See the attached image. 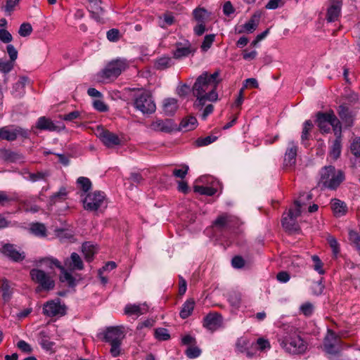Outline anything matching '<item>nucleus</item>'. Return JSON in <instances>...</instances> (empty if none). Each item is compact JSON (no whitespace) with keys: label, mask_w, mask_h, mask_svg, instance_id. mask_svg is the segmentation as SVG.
<instances>
[{"label":"nucleus","mask_w":360,"mask_h":360,"mask_svg":"<svg viewBox=\"0 0 360 360\" xmlns=\"http://www.w3.org/2000/svg\"><path fill=\"white\" fill-rule=\"evenodd\" d=\"M219 71L212 74L204 72L196 79L193 88V94L196 98L194 106L202 110L207 102H215L218 100L217 86L221 82Z\"/></svg>","instance_id":"obj_1"},{"label":"nucleus","mask_w":360,"mask_h":360,"mask_svg":"<svg viewBox=\"0 0 360 360\" xmlns=\"http://www.w3.org/2000/svg\"><path fill=\"white\" fill-rule=\"evenodd\" d=\"M40 263L52 269L54 266L60 270V280L63 283H67L70 286H74L77 280L76 274L72 273L75 270H82L84 268L83 262L79 255L75 252H72L69 258L64 261V265L62 266L60 262L53 257H46L40 260Z\"/></svg>","instance_id":"obj_2"},{"label":"nucleus","mask_w":360,"mask_h":360,"mask_svg":"<svg viewBox=\"0 0 360 360\" xmlns=\"http://www.w3.org/2000/svg\"><path fill=\"white\" fill-rule=\"evenodd\" d=\"M311 200V195L307 193H302L294 202V207L290 208L282 219L283 227L288 231H297L299 226L297 218L306 208L307 202Z\"/></svg>","instance_id":"obj_3"},{"label":"nucleus","mask_w":360,"mask_h":360,"mask_svg":"<svg viewBox=\"0 0 360 360\" xmlns=\"http://www.w3.org/2000/svg\"><path fill=\"white\" fill-rule=\"evenodd\" d=\"M30 275L33 282L38 284L37 292L41 290L49 291L55 287V273L53 271H45L43 269L34 268L30 270Z\"/></svg>","instance_id":"obj_4"},{"label":"nucleus","mask_w":360,"mask_h":360,"mask_svg":"<svg viewBox=\"0 0 360 360\" xmlns=\"http://www.w3.org/2000/svg\"><path fill=\"white\" fill-rule=\"evenodd\" d=\"M343 179L342 172L333 166L325 167L321 172L320 183L326 188L335 189Z\"/></svg>","instance_id":"obj_5"},{"label":"nucleus","mask_w":360,"mask_h":360,"mask_svg":"<svg viewBox=\"0 0 360 360\" xmlns=\"http://www.w3.org/2000/svg\"><path fill=\"white\" fill-rule=\"evenodd\" d=\"M316 122L320 130L323 133L330 131L332 127L335 135L341 134V124L333 112L318 113Z\"/></svg>","instance_id":"obj_6"},{"label":"nucleus","mask_w":360,"mask_h":360,"mask_svg":"<svg viewBox=\"0 0 360 360\" xmlns=\"http://www.w3.org/2000/svg\"><path fill=\"white\" fill-rule=\"evenodd\" d=\"M281 344L287 352L292 354L303 353L307 348L306 342L296 332L285 336Z\"/></svg>","instance_id":"obj_7"},{"label":"nucleus","mask_w":360,"mask_h":360,"mask_svg":"<svg viewBox=\"0 0 360 360\" xmlns=\"http://www.w3.org/2000/svg\"><path fill=\"white\" fill-rule=\"evenodd\" d=\"M134 107L143 114H151L156 110V105L150 94L146 91H139L134 98Z\"/></svg>","instance_id":"obj_8"},{"label":"nucleus","mask_w":360,"mask_h":360,"mask_svg":"<svg viewBox=\"0 0 360 360\" xmlns=\"http://www.w3.org/2000/svg\"><path fill=\"white\" fill-rule=\"evenodd\" d=\"M84 208L89 211H97L107 207V201L103 192L94 191L86 195L83 200Z\"/></svg>","instance_id":"obj_9"},{"label":"nucleus","mask_w":360,"mask_h":360,"mask_svg":"<svg viewBox=\"0 0 360 360\" xmlns=\"http://www.w3.org/2000/svg\"><path fill=\"white\" fill-rule=\"evenodd\" d=\"M128 67L125 59H117L110 62L102 72V77L105 79L117 77L121 72Z\"/></svg>","instance_id":"obj_10"},{"label":"nucleus","mask_w":360,"mask_h":360,"mask_svg":"<svg viewBox=\"0 0 360 360\" xmlns=\"http://www.w3.org/2000/svg\"><path fill=\"white\" fill-rule=\"evenodd\" d=\"M44 314L49 317L62 316L66 313V307L59 299L46 302L43 307Z\"/></svg>","instance_id":"obj_11"},{"label":"nucleus","mask_w":360,"mask_h":360,"mask_svg":"<svg viewBox=\"0 0 360 360\" xmlns=\"http://www.w3.org/2000/svg\"><path fill=\"white\" fill-rule=\"evenodd\" d=\"M27 136V131L20 127L10 125L0 128L1 139L12 141L19 136L26 138Z\"/></svg>","instance_id":"obj_12"},{"label":"nucleus","mask_w":360,"mask_h":360,"mask_svg":"<svg viewBox=\"0 0 360 360\" xmlns=\"http://www.w3.org/2000/svg\"><path fill=\"white\" fill-rule=\"evenodd\" d=\"M236 352L251 358L256 355L254 342L247 337L239 338L236 342Z\"/></svg>","instance_id":"obj_13"},{"label":"nucleus","mask_w":360,"mask_h":360,"mask_svg":"<svg viewBox=\"0 0 360 360\" xmlns=\"http://www.w3.org/2000/svg\"><path fill=\"white\" fill-rule=\"evenodd\" d=\"M340 345V336L328 329L323 341L324 350L329 354H335L339 352Z\"/></svg>","instance_id":"obj_14"},{"label":"nucleus","mask_w":360,"mask_h":360,"mask_svg":"<svg viewBox=\"0 0 360 360\" xmlns=\"http://www.w3.org/2000/svg\"><path fill=\"white\" fill-rule=\"evenodd\" d=\"M104 340L108 343L122 342L124 338L122 326H112L107 328L103 333Z\"/></svg>","instance_id":"obj_15"},{"label":"nucleus","mask_w":360,"mask_h":360,"mask_svg":"<svg viewBox=\"0 0 360 360\" xmlns=\"http://www.w3.org/2000/svg\"><path fill=\"white\" fill-rule=\"evenodd\" d=\"M97 136L103 143L108 148H112L121 143V140L117 135L103 128L98 129Z\"/></svg>","instance_id":"obj_16"},{"label":"nucleus","mask_w":360,"mask_h":360,"mask_svg":"<svg viewBox=\"0 0 360 360\" xmlns=\"http://www.w3.org/2000/svg\"><path fill=\"white\" fill-rule=\"evenodd\" d=\"M195 50L192 48L191 43L188 40L184 39L182 41L176 44V49L173 51L175 58H181L188 56L193 53Z\"/></svg>","instance_id":"obj_17"},{"label":"nucleus","mask_w":360,"mask_h":360,"mask_svg":"<svg viewBox=\"0 0 360 360\" xmlns=\"http://www.w3.org/2000/svg\"><path fill=\"white\" fill-rule=\"evenodd\" d=\"M148 310V306L146 303L127 304L124 307V314L129 316L138 318L146 314Z\"/></svg>","instance_id":"obj_18"},{"label":"nucleus","mask_w":360,"mask_h":360,"mask_svg":"<svg viewBox=\"0 0 360 360\" xmlns=\"http://www.w3.org/2000/svg\"><path fill=\"white\" fill-rule=\"evenodd\" d=\"M148 129L154 131L167 133L172 131L173 126L168 120L155 119L150 124Z\"/></svg>","instance_id":"obj_19"},{"label":"nucleus","mask_w":360,"mask_h":360,"mask_svg":"<svg viewBox=\"0 0 360 360\" xmlns=\"http://www.w3.org/2000/svg\"><path fill=\"white\" fill-rule=\"evenodd\" d=\"M297 146L294 142H290L286 150L284 158V165L286 167H291L296 162Z\"/></svg>","instance_id":"obj_20"},{"label":"nucleus","mask_w":360,"mask_h":360,"mask_svg":"<svg viewBox=\"0 0 360 360\" xmlns=\"http://www.w3.org/2000/svg\"><path fill=\"white\" fill-rule=\"evenodd\" d=\"M342 2L340 0H330L327 12V20L334 22L338 20L341 12Z\"/></svg>","instance_id":"obj_21"},{"label":"nucleus","mask_w":360,"mask_h":360,"mask_svg":"<svg viewBox=\"0 0 360 360\" xmlns=\"http://www.w3.org/2000/svg\"><path fill=\"white\" fill-rule=\"evenodd\" d=\"M260 15L259 14H254L251 18L246 22L244 25H241L238 30V33H252L253 32L257 27L259 22Z\"/></svg>","instance_id":"obj_22"},{"label":"nucleus","mask_w":360,"mask_h":360,"mask_svg":"<svg viewBox=\"0 0 360 360\" xmlns=\"http://www.w3.org/2000/svg\"><path fill=\"white\" fill-rule=\"evenodd\" d=\"M221 323V316L217 314H210L204 319V326L210 330L214 331L219 328Z\"/></svg>","instance_id":"obj_23"},{"label":"nucleus","mask_w":360,"mask_h":360,"mask_svg":"<svg viewBox=\"0 0 360 360\" xmlns=\"http://www.w3.org/2000/svg\"><path fill=\"white\" fill-rule=\"evenodd\" d=\"M37 128L41 130L54 131L64 129L65 127L57 126L51 120L46 118V117H41L38 119L37 122Z\"/></svg>","instance_id":"obj_24"},{"label":"nucleus","mask_w":360,"mask_h":360,"mask_svg":"<svg viewBox=\"0 0 360 360\" xmlns=\"http://www.w3.org/2000/svg\"><path fill=\"white\" fill-rule=\"evenodd\" d=\"M235 224H239V220L235 217L221 215L219 217L214 221V226L222 229L224 227L232 228L235 226Z\"/></svg>","instance_id":"obj_25"},{"label":"nucleus","mask_w":360,"mask_h":360,"mask_svg":"<svg viewBox=\"0 0 360 360\" xmlns=\"http://www.w3.org/2000/svg\"><path fill=\"white\" fill-rule=\"evenodd\" d=\"M178 101L174 98H165L162 102L163 113L167 116L173 115L178 110Z\"/></svg>","instance_id":"obj_26"},{"label":"nucleus","mask_w":360,"mask_h":360,"mask_svg":"<svg viewBox=\"0 0 360 360\" xmlns=\"http://www.w3.org/2000/svg\"><path fill=\"white\" fill-rule=\"evenodd\" d=\"M2 251L5 255L15 262L22 261L25 258L24 252H20L11 244L4 245Z\"/></svg>","instance_id":"obj_27"},{"label":"nucleus","mask_w":360,"mask_h":360,"mask_svg":"<svg viewBox=\"0 0 360 360\" xmlns=\"http://www.w3.org/2000/svg\"><path fill=\"white\" fill-rule=\"evenodd\" d=\"M193 15L197 22L201 23H207L210 18V13L202 7H198L194 9Z\"/></svg>","instance_id":"obj_28"},{"label":"nucleus","mask_w":360,"mask_h":360,"mask_svg":"<svg viewBox=\"0 0 360 360\" xmlns=\"http://www.w3.org/2000/svg\"><path fill=\"white\" fill-rule=\"evenodd\" d=\"M331 209L334 215L337 217L345 215L347 211L346 204L338 199L332 200Z\"/></svg>","instance_id":"obj_29"},{"label":"nucleus","mask_w":360,"mask_h":360,"mask_svg":"<svg viewBox=\"0 0 360 360\" xmlns=\"http://www.w3.org/2000/svg\"><path fill=\"white\" fill-rule=\"evenodd\" d=\"M82 250L85 259L87 262H91L97 251V248L90 242H86L82 245Z\"/></svg>","instance_id":"obj_30"},{"label":"nucleus","mask_w":360,"mask_h":360,"mask_svg":"<svg viewBox=\"0 0 360 360\" xmlns=\"http://www.w3.org/2000/svg\"><path fill=\"white\" fill-rule=\"evenodd\" d=\"M335 136L336 139L334 141L330 150V157L333 160H337L340 157L342 149L341 134Z\"/></svg>","instance_id":"obj_31"},{"label":"nucleus","mask_w":360,"mask_h":360,"mask_svg":"<svg viewBox=\"0 0 360 360\" xmlns=\"http://www.w3.org/2000/svg\"><path fill=\"white\" fill-rule=\"evenodd\" d=\"M198 125L197 120L195 117L189 116L184 118L180 124V127L184 131H191L194 129Z\"/></svg>","instance_id":"obj_32"},{"label":"nucleus","mask_w":360,"mask_h":360,"mask_svg":"<svg viewBox=\"0 0 360 360\" xmlns=\"http://www.w3.org/2000/svg\"><path fill=\"white\" fill-rule=\"evenodd\" d=\"M195 302L193 300H188L182 306L180 311V316L182 319L188 318L193 311Z\"/></svg>","instance_id":"obj_33"},{"label":"nucleus","mask_w":360,"mask_h":360,"mask_svg":"<svg viewBox=\"0 0 360 360\" xmlns=\"http://www.w3.org/2000/svg\"><path fill=\"white\" fill-rule=\"evenodd\" d=\"M228 301L232 307H233L236 309H238L242 304L241 294L237 292H233L230 293L228 298Z\"/></svg>","instance_id":"obj_34"},{"label":"nucleus","mask_w":360,"mask_h":360,"mask_svg":"<svg viewBox=\"0 0 360 360\" xmlns=\"http://www.w3.org/2000/svg\"><path fill=\"white\" fill-rule=\"evenodd\" d=\"M194 191L201 195L212 196L217 192V188L214 186H195Z\"/></svg>","instance_id":"obj_35"},{"label":"nucleus","mask_w":360,"mask_h":360,"mask_svg":"<svg viewBox=\"0 0 360 360\" xmlns=\"http://www.w3.org/2000/svg\"><path fill=\"white\" fill-rule=\"evenodd\" d=\"M31 232L37 236L44 237L46 236V227L44 224L40 223H35L31 225Z\"/></svg>","instance_id":"obj_36"},{"label":"nucleus","mask_w":360,"mask_h":360,"mask_svg":"<svg viewBox=\"0 0 360 360\" xmlns=\"http://www.w3.org/2000/svg\"><path fill=\"white\" fill-rule=\"evenodd\" d=\"M172 65V59L168 56H162L158 58L155 65L158 69H165Z\"/></svg>","instance_id":"obj_37"},{"label":"nucleus","mask_w":360,"mask_h":360,"mask_svg":"<svg viewBox=\"0 0 360 360\" xmlns=\"http://www.w3.org/2000/svg\"><path fill=\"white\" fill-rule=\"evenodd\" d=\"M339 115L341 119L345 121L348 126L352 124V117L349 112V110L344 106L340 107Z\"/></svg>","instance_id":"obj_38"},{"label":"nucleus","mask_w":360,"mask_h":360,"mask_svg":"<svg viewBox=\"0 0 360 360\" xmlns=\"http://www.w3.org/2000/svg\"><path fill=\"white\" fill-rule=\"evenodd\" d=\"M154 335L155 338L160 341L167 340L170 338L168 330L163 328H157L155 330Z\"/></svg>","instance_id":"obj_39"},{"label":"nucleus","mask_w":360,"mask_h":360,"mask_svg":"<svg viewBox=\"0 0 360 360\" xmlns=\"http://www.w3.org/2000/svg\"><path fill=\"white\" fill-rule=\"evenodd\" d=\"M254 345L255 347L256 352L257 350L264 351L270 349L269 342L263 338H258L256 342H254Z\"/></svg>","instance_id":"obj_40"},{"label":"nucleus","mask_w":360,"mask_h":360,"mask_svg":"<svg viewBox=\"0 0 360 360\" xmlns=\"http://www.w3.org/2000/svg\"><path fill=\"white\" fill-rule=\"evenodd\" d=\"M1 293L4 301H8L11 295L10 285L7 281H4L1 285Z\"/></svg>","instance_id":"obj_41"},{"label":"nucleus","mask_w":360,"mask_h":360,"mask_svg":"<svg viewBox=\"0 0 360 360\" xmlns=\"http://www.w3.org/2000/svg\"><path fill=\"white\" fill-rule=\"evenodd\" d=\"M215 39V35L214 34H207L201 45V49L202 51L206 52L212 46Z\"/></svg>","instance_id":"obj_42"},{"label":"nucleus","mask_w":360,"mask_h":360,"mask_svg":"<svg viewBox=\"0 0 360 360\" xmlns=\"http://www.w3.org/2000/svg\"><path fill=\"white\" fill-rule=\"evenodd\" d=\"M77 184L78 186L84 192L88 191L91 186V183L90 180L84 176L79 177L77 180Z\"/></svg>","instance_id":"obj_43"},{"label":"nucleus","mask_w":360,"mask_h":360,"mask_svg":"<svg viewBox=\"0 0 360 360\" xmlns=\"http://www.w3.org/2000/svg\"><path fill=\"white\" fill-rule=\"evenodd\" d=\"M15 63L13 61L0 60V72L4 74L10 72L14 68Z\"/></svg>","instance_id":"obj_44"},{"label":"nucleus","mask_w":360,"mask_h":360,"mask_svg":"<svg viewBox=\"0 0 360 360\" xmlns=\"http://www.w3.org/2000/svg\"><path fill=\"white\" fill-rule=\"evenodd\" d=\"M351 153L356 157H360V137L354 139L350 145Z\"/></svg>","instance_id":"obj_45"},{"label":"nucleus","mask_w":360,"mask_h":360,"mask_svg":"<svg viewBox=\"0 0 360 360\" xmlns=\"http://www.w3.org/2000/svg\"><path fill=\"white\" fill-rule=\"evenodd\" d=\"M217 136H207L204 138H199L196 141V145L199 147L207 146L217 140Z\"/></svg>","instance_id":"obj_46"},{"label":"nucleus","mask_w":360,"mask_h":360,"mask_svg":"<svg viewBox=\"0 0 360 360\" xmlns=\"http://www.w3.org/2000/svg\"><path fill=\"white\" fill-rule=\"evenodd\" d=\"M327 240L330 248L332 249L333 255L337 257L340 252L339 244L337 240L333 236H328Z\"/></svg>","instance_id":"obj_47"},{"label":"nucleus","mask_w":360,"mask_h":360,"mask_svg":"<svg viewBox=\"0 0 360 360\" xmlns=\"http://www.w3.org/2000/svg\"><path fill=\"white\" fill-rule=\"evenodd\" d=\"M32 32V27L30 23H22L18 30V33L21 37H27Z\"/></svg>","instance_id":"obj_48"},{"label":"nucleus","mask_w":360,"mask_h":360,"mask_svg":"<svg viewBox=\"0 0 360 360\" xmlns=\"http://www.w3.org/2000/svg\"><path fill=\"white\" fill-rule=\"evenodd\" d=\"M27 82V78L25 77H21L20 78V79L18 80V82H16L14 85H13V89L15 91H19V94H17L16 96H20L22 91H23V89L26 84V83Z\"/></svg>","instance_id":"obj_49"},{"label":"nucleus","mask_w":360,"mask_h":360,"mask_svg":"<svg viewBox=\"0 0 360 360\" xmlns=\"http://www.w3.org/2000/svg\"><path fill=\"white\" fill-rule=\"evenodd\" d=\"M311 259L314 264V270L316 271L319 274H323L325 271L323 269V263L319 259V257L316 255H313Z\"/></svg>","instance_id":"obj_50"},{"label":"nucleus","mask_w":360,"mask_h":360,"mask_svg":"<svg viewBox=\"0 0 360 360\" xmlns=\"http://www.w3.org/2000/svg\"><path fill=\"white\" fill-rule=\"evenodd\" d=\"M110 345V353L113 357H117L121 354L122 342L109 343Z\"/></svg>","instance_id":"obj_51"},{"label":"nucleus","mask_w":360,"mask_h":360,"mask_svg":"<svg viewBox=\"0 0 360 360\" xmlns=\"http://www.w3.org/2000/svg\"><path fill=\"white\" fill-rule=\"evenodd\" d=\"M67 194H68V192L66 191V188L64 187H62L60 188V190L57 193H54L51 196V200L52 202H55L57 200H64Z\"/></svg>","instance_id":"obj_52"},{"label":"nucleus","mask_w":360,"mask_h":360,"mask_svg":"<svg viewBox=\"0 0 360 360\" xmlns=\"http://www.w3.org/2000/svg\"><path fill=\"white\" fill-rule=\"evenodd\" d=\"M300 309L304 315L309 316L311 315V314L313 313L314 307L312 304L309 302H306L300 306Z\"/></svg>","instance_id":"obj_53"},{"label":"nucleus","mask_w":360,"mask_h":360,"mask_svg":"<svg viewBox=\"0 0 360 360\" xmlns=\"http://www.w3.org/2000/svg\"><path fill=\"white\" fill-rule=\"evenodd\" d=\"M312 127H313V124H312L311 121L307 120L304 122V125H303L302 132V141L308 139L309 131L311 129Z\"/></svg>","instance_id":"obj_54"},{"label":"nucleus","mask_w":360,"mask_h":360,"mask_svg":"<svg viewBox=\"0 0 360 360\" xmlns=\"http://www.w3.org/2000/svg\"><path fill=\"white\" fill-rule=\"evenodd\" d=\"M6 50H7V53H8V54L9 56V58H10V60L9 61H13V63H15V60H16V59L18 58V51H17V50L15 49V48L12 44H8L6 46Z\"/></svg>","instance_id":"obj_55"},{"label":"nucleus","mask_w":360,"mask_h":360,"mask_svg":"<svg viewBox=\"0 0 360 360\" xmlns=\"http://www.w3.org/2000/svg\"><path fill=\"white\" fill-rule=\"evenodd\" d=\"M200 353H201L200 349L196 347H190L186 351V354L187 356L191 359H193V358H196V357L199 356Z\"/></svg>","instance_id":"obj_56"},{"label":"nucleus","mask_w":360,"mask_h":360,"mask_svg":"<svg viewBox=\"0 0 360 360\" xmlns=\"http://www.w3.org/2000/svg\"><path fill=\"white\" fill-rule=\"evenodd\" d=\"M13 37L11 33L4 29L0 30V40L4 43H9L12 41Z\"/></svg>","instance_id":"obj_57"},{"label":"nucleus","mask_w":360,"mask_h":360,"mask_svg":"<svg viewBox=\"0 0 360 360\" xmlns=\"http://www.w3.org/2000/svg\"><path fill=\"white\" fill-rule=\"evenodd\" d=\"M188 166L186 165H184L181 166V169H174L173 171V174L176 177H179V178L183 179L186 175V174L188 172Z\"/></svg>","instance_id":"obj_58"},{"label":"nucleus","mask_w":360,"mask_h":360,"mask_svg":"<svg viewBox=\"0 0 360 360\" xmlns=\"http://www.w3.org/2000/svg\"><path fill=\"white\" fill-rule=\"evenodd\" d=\"M93 106L99 112H105L108 110V106L103 101L99 99H96L93 101Z\"/></svg>","instance_id":"obj_59"},{"label":"nucleus","mask_w":360,"mask_h":360,"mask_svg":"<svg viewBox=\"0 0 360 360\" xmlns=\"http://www.w3.org/2000/svg\"><path fill=\"white\" fill-rule=\"evenodd\" d=\"M39 344L41 346V347L46 351L52 350L53 347L54 345V342L50 341L46 337H43L41 339Z\"/></svg>","instance_id":"obj_60"},{"label":"nucleus","mask_w":360,"mask_h":360,"mask_svg":"<svg viewBox=\"0 0 360 360\" xmlns=\"http://www.w3.org/2000/svg\"><path fill=\"white\" fill-rule=\"evenodd\" d=\"M80 117V112L77 110L71 112L67 115L60 116V118L65 121H73Z\"/></svg>","instance_id":"obj_61"},{"label":"nucleus","mask_w":360,"mask_h":360,"mask_svg":"<svg viewBox=\"0 0 360 360\" xmlns=\"http://www.w3.org/2000/svg\"><path fill=\"white\" fill-rule=\"evenodd\" d=\"M191 91V88L187 84H181L176 89L177 94L180 96H185L188 94Z\"/></svg>","instance_id":"obj_62"},{"label":"nucleus","mask_w":360,"mask_h":360,"mask_svg":"<svg viewBox=\"0 0 360 360\" xmlns=\"http://www.w3.org/2000/svg\"><path fill=\"white\" fill-rule=\"evenodd\" d=\"M18 347L22 352L30 353L32 352L31 346L24 340H20L17 343Z\"/></svg>","instance_id":"obj_63"},{"label":"nucleus","mask_w":360,"mask_h":360,"mask_svg":"<svg viewBox=\"0 0 360 360\" xmlns=\"http://www.w3.org/2000/svg\"><path fill=\"white\" fill-rule=\"evenodd\" d=\"M206 23L197 22V25L193 28L195 34L201 36L206 30Z\"/></svg>","instance_id":"obj_64"}]
</instances>
